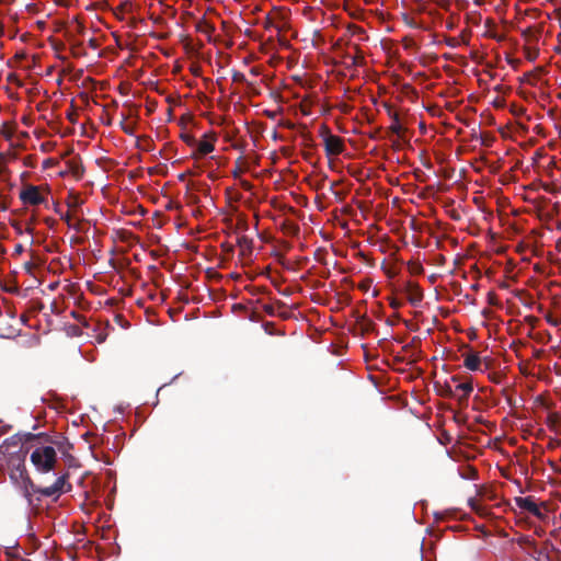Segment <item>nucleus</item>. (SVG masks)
Returning a JSON list of instances; mask_svg holds the SVG:
<instances>
[{
  "label": "nucleus",
  "mask_w": 561,
  "mask_h": 561,
  "mask_svg": "<svg viewBox=\"0 0 561 561\" xmlns=\"http://www.w3.org/2000/svg\"><path fill=\"white\" fill-rule=\"evenodd\" d=\"M250 320L252 321H257V316L255 312H252L251 316H250Z\"/></svg>",
  "instance_id": "35"
},
{
  "label": "nucleus",
  "mask_w": 561,
  "mask_h": 561,
  "mask_svg": "<svg viewBox=\"0 0 561 561\" xmlns=\"http://www.w3.org/2000/svg\"><path fill=\"white\" fill-rule=\"evenodd\" d=\"M468 504H469L470 508L473 512H476L477 514H479L481 516L486 514L485 508L482 505H480L476 499H469Z\"/></svg>",
  "instance_id": "12"
},
{
  "label": "nucleus",
  "mask_w": 561,
  "mask_h": 561,
  "mask_svg": "<svg viewBox=\"0 0 561 561\" xmlns=\"http://www.w3.org/2000/svg\"><path fill=\"white\" fill-rule=\"evenodd\" d=\"M514 501L517 507L534 515L540 520H546V518L548 517L546 512L543 511L547 507L545 502L538 505L533 496H517L514 499Z\"/></svg>",
  "instance_id": "4"
},
{
  "label": "nucleus",
  "mask_w": 561,
  "mask_h": 561,
  "mask_svg": "<svg viewBox=\"0 0 561 561\" xmlns=\"http://www.w3.org/2000/svg\"><path fill=\"white\" fill-rule=\"evenodd\" d=\"M47 194L48 190L44 186L28 184L21 190L19 197L25 206H38L46 202Z\"/></svg>",
  "instance_id": "2"
},
{
  "label": "nucleus",
  "mask_w": 561,
  "mask_h": 561,
  "mask_svg": "<svg viewBox=\"0 0 561 561\" xmlns=\"http://www.w3.org/2000/svg\"><path fill=\"white\" fill-rule=\"evenodd\" d=\"M559 416L557 414L549 415L548 420L550 424H554L558 421Z\"/></svg>",
  "instance_id": "31"
},
{
  "label": "nucleus",
  "mask_w": 561,
  "mask_h": 561,
  "mask_svg": "<svg viewBox=\"0 0 561 561\" xmlns=\"http://www.w3.org/2000/svg\"><path fill=\"white\" fill-rule=\"evenodd\" d=\"M463 365L467 369L472 371H482V360L479 357V354L476 352H470L465 354Z\"/></svg>",
  "instance_id": "7"
},
{
  "label": "nucleus",
  "mask_w": 561,
  "mask_h": 561,
  "mask_svg": "<svg viewBox=\"0 0 561 561\" xmlns=\"http://www.w3.org/2000/svg\"><path fill=\"white\" fill-rule=\"evenodd\" d=\"M237 243L240 248H242L243 252L251 251L252 249V240L249 239L247 236L239 237Z\"/></svg>",
  "instance_id": "13"
},
{
  "label": "nucleus",
  "mask_w": 561,
  "mask_h": 561,
  "mask_svg": "<svg viewBox=\"0 0 561 561\" xmlns=\"http://www.w3.org/2000/svg\"><path fill=\"white\" fill-rule=\"evenodd\" d=\"M122 127L124 129L125 133L129 134V135H134L135 136V142L136 145L138 146L139 145V141H140V137L138 135H136L137 133V126L134 124V121L130 119V118H126L123 123H122Z\"/></svg>",
  "instance_id": "10"
},
{
  "label": "nucleus",
  "mask_w": 561,
  "mask_h": 561,
  "mask_svg": "<svg viewBox=\"0 0 561 561\" xmlns=\"http://www.w3.org/2000/svg\"><path fill=\"white\" fill-rule=\"evenodd\" d=\"M389 305L392 309H399L402 306V302L396 298H391Z\"/></svg>",
  "instance_id": "23"
},
{
  "label": "nucleus",
  "mask_w": 561,
  "mask_h": 561,
  "mask_svg": "<svg viewBox=\"0 0 561 561\" xmlns=\"http://www.w3.org/2000/svg\"><path fill=\"white\" fill-rule=\"evenodd\" d=\"M146 108L148 114L152 113L156 110V102H151L148 100Z\"/></svg>",
  "instance_id": "26"
},
{
  "label": "nucleus",
  "mask_w": 561,
  "mask_h": 561,
  "mask_svg": "<svg viewBox=\"0 0 561 561\" xmlns=\"http://www.w3.org/2000/svg\"><path fill=\"white\" fill-rule=\"evenodd\" d=\"M360 329L363 332H370L375 329V323L365 317H363L362 321L359 322Z\"/></svg>",
  "instance_id": "15"
},
{
  "label": "nucleus",
  "mask_w": 561,
  "mask_h": 561,
  "mask_svg": "<svg viewBox=\"0 0 561 561\" xmlns=\"http://www.w3.org/2000/svg\"><path fill=\"white\" fill-rule=\"evenodd\" d=\"M23 251H24V247H23L22 244H20V243H19V244H16V245L14 247V253H15V254H22V253H23Z\"/></svg>",
  "instance_id": "29"
},
{
  "label": "nucleus",
  "mask_w": 561,
  "mask_h": 561,
  "mask_svg": "<svg viewBox=\"0 0 561 561\" xmlns=\"http://www.w3.org/2000/svg\"><path fill=\"white\" fill-rule=\"evenodd\" d=\"M389 115H390V117L392 119V124L390 125L389 130L392 134L401 136L402 133L404 131V128L400 124V116H399V114L397 112H389Z\"/></svg>",
  "instance_id": "9"
},
{
  "label": "nucleus",
  "mask_w": 561,
  "mask_h": 561,
  "mask_svg": "<svg viewBox=\"0 0 561 561\" xmlns=\"http://www.w3.org/2000/svg\"><path fill=\"white\" fill-rule=\"evenodd\" d=\"M145 34H147V32H142V36H144ZM148 34H149V35H153L154 33H153V31L149 30V31H148Z\"/></svg>",
  "instance_id": "38"
},
{
  "label": "nucleus",
  "mask_w": 561,
  "mask_h": 561,
  "mask_svg": "<svg viewBox=\"0 0 561 561\" xmlns=\"http://www.w3.org/2000/svg\"><path fill=\"white\" fill-rule=\"evenodd\" d=\"M506 401H507V403H508L511 407H513V405L515 404V402H514L513 398H512V397H510V396H507V397H506Z\"/></svg>",
  "instance_id": "33"
},
{
  "label": "nucleus",
  "mask_w": 561,
  "mask_h": 561,
  "mask_svg": "<svg viewBox=\"0 0 561 561\" xmlns=\"http://www.w3.org/2000/svg\"><path fill=\"white\" fill-rule=\"evenodd\" d=\"M450 381L456 382L458 385L459 382H461V377L458 375H454L450 377Z\"/></svg>",
  "instance_id": "30"
},
{
  "label": "nucleus",
  "mask_w": 561,
  "mask_h": 561,
  "mask_svg": "<svg viewBox=\"0 0 561 561\" xmlns=\"http://www.w3.org/2000/svg\"><path fill=\"white\" fill-rule=\"evenodd\" d=\"M233 82H243L245 81V76L242 72L236 71L232 75Z\"/></svg>",
  "instance_id": "21"
},
{
  "label": "nucleus",
  "mask_w": 561,
  "mask_h": 561,
  "mask_svg": "<svg viewBox=\"0 0 561 561\" xmlns=\"http://www.w3.org/2000/svg\"><path fill=\"white\" fill-rule=\"evenodd\" d=\"M288 231H289L290 233H293V234H296V233H298V231H299V227H298V226H296V225L290 224V225H289V227H288Z\"/></svg>",
  "instance_id": "28"
},
{
  "label": "nucleus",
  "mask_w": 561,
  "mask_h": 561,
  "mask_svg": "<svg viewBox=\"0 0 561 561\" xmlns=\"http://www.w3.org/2000/svg\"><path fill=\"white\" fill-rule=\"evenodd\" d=\"M150 144H151V140L142 135V146H141L142 151L150 150Z\"/></svg>",
  "instance_id": "22"
},
{
  "label": "nucleus",
  "mask_w": 561,
  "mask_h": 561,
  "mask_svg": "<svg viewBox=\"0 0 561 561\" xmlns=\"http://www.w3.org/2000/svg\"><path fill=\"white\" fill-rule=\"evenodd\" d=\"M439 394L445 398H454L456 397V390L451 388L449 382H445Z\"/></svg>",
  "instance_id": "14"
},
{
  "label": "nucleus",
  "mask_w": 561,
  "mask_h": 561,
  "mask_svg": "<svg viewBox=\"0 0 561 561\" xmlns=\"http://www.w3.org/2000/svg\"><path fill=\"white\" fill-rule=\"evenodd\" d=\"M405 293L408 295L409 302L413 306H417L423 300V291L416 283L408 282L405 285Z\"/></svg>",
  "instance_id": "6"
},
{
  "label": "nucleus",
  "mask_w": 561,
  "mask_h": 561,
  "mask_svg": "<svg viewBox=\"0 0 561 561\" xmlns=\"http://www.w3.org/2000/svg\"><path fill=\"white\" fill-rule=\"evenodd\" d=\"M263 310L268 314V316H275V310H274V307L272 305H264L263 306Z\"/></svg>",
  "instance_id": "24"
},
{
  "label": "nucleus",
  "mask_w": 561,
  "mask_h": 561,
  "mask_svg": "<svg viewBox=\"0 0 561 561\" xmlns=\"http://www.w3.org/2000/svg\"><path fill=\"white\" fill-rule=\"evenodd\" d=\"M145 295L150 300H156L157 297H159V294L156 291L154 288H148L147 286L142 285V297Z\"/></svg>",
  "instance_id": "16"
},
{
  "label": "nucleus",
  "mask_w": 561,
  "mask_h": 561,
  "mask_svg": "<svg viewBox=\"0 0 561 561\" xmlns=\"http://www.w3.org/2000/svg\"><path fill=\"white\" fill-rule=\"evenodd\" d=\"M69 474L65 473L56 479V481L48 486L39 489V493L43 496H54L58 497L62 493H67L71 491V484L68 481Z\"/></svg>",
  "instance_id": "5"
},
{
  "label": "nucleus",
  "mask_w": 561,
  "mask_h": 561,
  "mask_svg": "<svg viewBox=\"0 0 561 561\" xmlns=\"http://www.w3.org/2000/svg\"><path fill=\"white\" fill-rule=\"evenodd\" d=\"M145 314H146V318H147V321L149 323H153L154 321L151 319V316L153 314V310L151 308H146L145 309Z\"/></svg>",
  "instance_id": "25"
},
{
  "label": "nucleus",
  "mask_w": 561,
  "mask_h": 561,
  "mask_svg": "<svg viewBox=\"0 0 561 561\" xmlns=\"http://www.w3.org/2000/svg\"><path fill=\"white\" fill-rule=\"evenodd\" d=\"M150 19L152 20L153 24H157L161 21V18L159 15L154 16L153 14L150 15Z\"/></svg>",
  "instance_id": "32"
},
{
  "label": "nucleus",
  "mask_w": 561,
  "mask_h": 561,
  "mask_svg": "<svg viewBox=\"0 0 561 561\" xmlns=\"http://www.w3.org/2000/svg\"><path fill=\"white\" fill-rule=\"evenodd\" d=\"M546 320L549 324L558 327L561 323V319L553 317L551 313L546 316Z\"/></svg>",
  "instance_id": "17"
},
{
  "label": "nucleus",
  "mask_w": 561,
  "mask_h": 561,
  "mask_svg": "<svg viewBox=\"0 0 561 561\" xmlns=\"http://www.w3.org/2000/svg\"><path fill=\"white\" fill-rule=\"evenodd\" d=\"M185 176H186V174H185V173H182V174H180V175H179V180H180V181H184Z\"/></svg>",
  "instance_id": "37"
},
{
  "label": "nucleus",
  "mask_w": 561,
  "mask_h": 561,
  "mask_svg": "<svg viewBox=\"0 0 561 561\" xmlns=\"http://www.w3.org/2000/svg\"><path fill=\"white\" fill-rule=\"evenodd\" d=\"M410 271L413 274H421L423 272V266L420 263L410 264Z\"/></svg>",
  "instance_id": "19"
},
{
  "label": "nucleus",
  "mask_w": 561,
  "mask_h": 561,
  "mask_svg": "<svg viewBox=\"0 0 561 561\" xmlns=\"http://www.w3.org/2000/svg\"><path fill=\"white\" fill-rule=\"evenodd\" d=\"M30 460L38 472L48 473L55 469L57 451L50 445H39L31 453Z\"/></svg>",
  "instance_id": "1"
},
{
  "label": "nucleus",
  "mask_w": 561,
  "mask_h": 561,
  "mask_svg": "<svg viewBox=\"0 0 561 561\" xmlns=\"http://www.w3.org/2000/svg\"><path fill=\"white\" fill-rule=\"evenodd\" d=\"M531 27L526 28L525 31H523V36H528L529 34H531Z\"/></svg>",
  "instance_id": "34"
},
{
  "label": "nucleus",
  "mask_w": 561,
  "mask_h": 561,
  "mask_svg": "<svg viewBox=\"0 0 561 561\" xmlns=\"http://www.w3.org/2000/svg\"><path fill=\"white\" fill-rule=\"evenodd\" d=\"M348 58L351 59L352 66H359L364 60L363 56H348Z\"/></svg>",
  "instance_id": "20"
},
{
  "label": "nucleus",
  "mask_w": 561,
  "mask_h": 561,
  "mask_svg": "<svg viewBox=\"0 0 561 561\" xmlns=\"http://www.w3.org/2000/svg\"><path fill=\"white\" fill-rule=\"evenodd\" d=\"M195 145L197 147V149H196L197 153L201 154V156H206V154L213 152L214 149H215L213 142L209 141V140H206V139L201 140L198 142L196 141Z\"/></svg>",
  "instance_id": "11"
},
{
  "label": "nucleus",
  "mask_w": 561,
  "mask_h": 561,
  "mask_svg": "<svg viewBox=\"0 0 561 561\" xmlns=\"http://www.w3.org/2000/svg\"><path fill=\"white\" fill-rule=\"evenodd\" d=\"M448 45H449V46H454V45H455V44H454V39H449V41H448Z\"/></svg>",
  "instance_id": "39"
},
{
  "label": "nucleus",
  "mask_w": 561,
  "mask_h": 561,
  "mask_svg": "<svg viewBox=\"0 0 561 561\" xmlns=\"http://www.w3.org/2000/svg\"><path fill=\"white\" fill-rule=\"evenodd\" d=\"M156 172V168H148V173L152 175Z\"/></svg>",
  "instance_id": "36"
},
{
  "label": "nucleus",
  "mask_w": 561,
  "mask_h": 561,
  "mask_svg": "<svg viewBox=\"0 0 561 561\" xmlns=\"http://www.w3.org/2000/svg\"><path fill=\"white\" fill-rule=\"evenodd\" d=\"M456 391H461V396L458 397V400L466 401L470 397L471 392L473 391V385L471 380L461 381L458 385H456L455 388Z\"/></svg>",
  "instance_id": "8"
},
{
  "label": "nucleus",
  "mask_w": 561,
  "mask_h": 561,
  "mask_svg": "<svg viewBox=\"0 0 561 561\" xmlns=\"http://www.w3.org/2000/svg\"><path fill=\"white\" fill-rule=\"evenodd\" d=\"M321 136L323 137L327 156H339L345 150L343 139L331 134L327 125H322Z\"/></svg>",
  "instance_id": "3"
},
{
  "label": "nucleus",
  "mask_w": 561,
  "mask_h": 561,
  "mask_svg": "<svg viewBox=\"0 0 561 561\" xmlns=\"http://www.w3.org/2000/svg\"><path fill=\"white\" fill-rule=\"evenodd\" d=\"M181 137H182L183 141L186 142L188 146H195L196 140H195L194 136H192L190 134H183Z\"/></svg>",
  "instance_id": "18"
},
{
  "label": "nucleus",
  "mask_w": 561,
  "mask_h": 561,
  "mask_svg": "<svg viewBox=\"0 0 561 561\" xmlns=\"http://www.w3.org/2000/svg\"><path fill=\"white\" fill-rule=\"evenodd\" d=\"M186 195H187V199H188L190 203H192V204H197L198 203L199 199H198V197L196 195L188 194V193Z\"/></svg>",
  "instance_id": "27"
}]
</instances>
